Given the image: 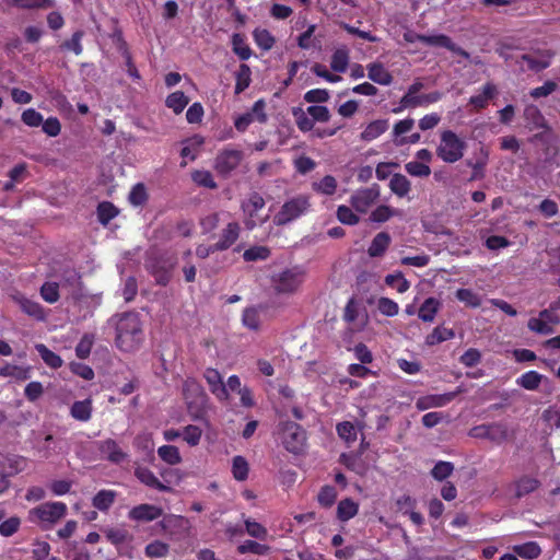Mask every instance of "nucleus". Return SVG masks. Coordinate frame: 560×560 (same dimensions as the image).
<instances>
[{
	"instance_id": "423d86ee",
	"label": "nucleus",
	"mask_w": 560,
	"mask_h": 560,
	"mask_svg": "<svg viewBox=\"0 0 560 560\" xmlns=\"http://www.w3.org/2000/svg\"><path fill=\"white\" fill-rule=\"evenodd\" d=\"M265 206L264 197L256 191L249 194L248 198L242 202L241 209L245 217L244 224L247 230H254L268 221L269 214L261 213Z\"/></svg>"
},
{
	"instance_id": "8fccbe9b",
	"label": "nucleus",
	"mask_w": 560,
	"mask_h": 560,
	"mask_svg": "<svg viewBox=\"0 0 560 560\" xmlns=\"http://www.w3.org/2000/svg\"><path fill=\"white\" fill-rule=\"evenodd\" d=\"M39 294L45 302L54 304L60 299L59 284L57 282L46 281L42 284Z\"/></svg>"
},
{
	"instance_id": "4c0bfd02",
	"label": "nucleus",
	"mask_w": 560,
	"mask_h": 560,
	"mask_svg": "<svg viewBox=\"0 0 560 560\" xmlns=\"http://www.w3.org/2000/svg\"><path fill=\"white\" fill-rule=\"evenodd\" d=\"M362 452L360 453H342L339 457V463L345 465L349 470L357 474H363L364 467L361 459Z\"/></svg>"
},
{
	"instance_id": "603ef678",
	"label": "nucleus",
	"mask_w": 560,
	"mask_h": 560,
	"mask_svg": "<svg viewBox=\"0 0 560 560\" xmlns=\"http://www.w3.org/2000/svg\"><path fill=\"white\" fill-rule=\"evenodd\" d=\"M192 182L205 188L215 189L218 187L212 174L210 171L206 170H197L191 173Z\"/></svg>"
},
{
	"instance_id": "f8f14e48",
	"label": "nucleus",
	"mask_w": 560,
	"mask_h": 560,
	"mask_svg": "<svg viewBox=\"0 0 560 560\" xmlns=\"http://www.w3.org/2000/svg\"><path fill=\"white\" fill-rule=\"evenodd\" d=\"M11 300L20 307V310L31 318L37 322H45L47 313L45 308L36 301L26 298L21 292L11 294Z\"/></svg>"
},
{
	"instance_id": "a211bd4d",
	"label": "nucleus",
	"mask_w": 560,
	"mask_h": 560,
	"mask_svg": "<svg viewBox=\"0 0 560 560\" xmlns=\"http://www.w3.org/2000/svg\"><path fill=\"white\" fill-rule=\"evenodd\" d=\"M98 451L108 462L113 464H120L128 457V454L124 452L119 444L113 439L101 441Z\"/></svg>"
},
{
	"instance_id": "dca6fc26",
	"label": "nucleus",
	"mask_w": 560,
	"mask_h": 560,
	"mask_svg": "<svg viewBox=\"0 0 560 560\" xmlns=\"http://www.w3.org/2000/svg\"><path fill=\"white\" fill-rule=\"evenodd\" d=\"M421 43L429 46L443 47L463 58H469L468 51L457 46L447 35L444 34L424 35V37H421Z\"/></svg>"
},
{
	"instance_id": "6e6552de",
	"label": "nucleus",
	"mask_w": 560,
	"mask_h": 560,
	"mask_svg": "<svg viewBox=\"0 0 560 560\" xmlns=\"http://www.w3.org/2000/svg\"><path fill=\"white\" fill-rule=\"evenodd\" d=\"M243 160L244 152L242 150L228 145L221 149L214 158L213 170L218 175L228 178L237 170Z\"/></svg>"
},
{
	"instance_id": "2f4dec72",
	"label": "nucleus",
	"mask_w": 560,
	"mask_h": 560,
	"mask_svg": "<svg viewBox=\"0 0 560 560\" xmlns=\"http://www.w3.org/2000/svg\"><path fill=\"white\" fill-rule=\"evenodd\" d=\"M35 349L44 363L49 366L50 369H59L62 366V359L60 355L51 351L47 346L44 343H37L35 346Z\"/></svg>"
},
{
	"instance_id": "338daca9",
	"label": "nucleus",
	"mask_w": 560,
	"mask_h": 560,
	"mask_svg": "<svg viewBox=\"0 0 560 560\" xmlns=\"http://www.w3.org/2000/svg\"><path fill=\"white\" fill-rule=\"evenodd\" d=\"M307 115L308 114L303 112L301 108L293 110L296 126L302 132L312 131L314 129V120L311 116L308 117Z\"/></svg>"
},
{
	"instance_id": "37998d69",
	"label": "nucleus",
	"mask_w": 560,
	"mask_h": 560,
	"mask_svg": "<svg viewBox=\"0 0 560 560\" xmlns=\"http://www.w3.org/2000/svg\"><path fill=\"white\" fill-rule=\"evenodd\" d=\"M118 213V209L109 201H102L97 206V219L102 225H107Z\"/></svg>"
},
{
	"instance_id": "c85d7f7f",
	"label": "nucleus",
	"mask_w": 560,
	"mask_h": 560,
	"mask_svg": "<svg viewBox=\"0 0 560 560\" xmlns=\"http://www.w3.org/2000/svg\"><path fill=\"white\" fill-rule=\"evenodd\" d=\"M515 497L521 499L540 487V481L537 478L529 476H522L515 481Z\"/></svg>"
},
{
	"instance_id": "a19ab883",
	"label": "nucleus",
	"mask_w": 560,
	"mask_h": 560,
	"mask_svg": "<svg viewBox=\"0 0 560 560\" xmlns=\"http://www.w3.org/2000/svg\"><path fill=\"white\" fill-rule=\"evenodd\" d=\"M455 337V332L451 328L438 326L431 334L425 337V343L428 346H435L443 341L451 340Z\"/></svg>"
},
{
	"instance_id": "5fc2aeb1",
	"label": "nucleus",
	"mask_w": 560,
	"mask_h": 560,
	"mask_svg": "<svg viewBox=\"0 0 560 560\" xmlns=\"http://www.w3.org/2000/svg\"><path fill=\"white\" fill-rule=\"evenodd\" d=\"M84 36V32L79 30L74 32L70 39L65 40L60 45L61 50H69L73 51L77 56L81 55L83 52V46H82V38Z\"/></svg>"
},
{
	"instance_id": "f257e3e1",
	"label": "nucleus",
	"mask_w": 560,
	"mask_h": 560,
	"mask_svg": "<svg viewBox=\"0 0 560 560\" xmlns=\"http://www.w3.org/2000/svg\"><path fill=\"white\" fill-rule=\"evenodd\" d=\"M142 340L141 322L137 314L127 312L119 316L116 325V346L126 352L135 351Z\"/></svg>"
},
{
	"instance_id": "c9c22d12",
	"label": "nucleus",
	"mask_w": 560,
	"mask_h": 560,
	"mask_svg": "<svg viewBox=\"0 0 560 560\" xmlns=\"http://www.w3.org/2000/svg\"><path fill=\"white\" fill-rule=\"evenodd\" d=\"M232 50L241 60H248L253 55L250 47L245 42V36L240 33L232 35Z\"/></svg>"
},
{
	"instance_id": "4468645a",
	"label": "nucleus",
	"mask_w": 560,
	"mask_h": 560,
	"mask_svg": "<svg viewBox=\"0 0 560 560\" xmlns=\"http://www.w3.org/2000/svg\"><path fill=\"white\" fill-rule=\"evenodd\" d=\"M162 520L158 523L161 532L168 536H175L187 529L189 521L183 515L164 514Z\"/></svg>"
},
{
	"instance_id": "ea45409f",
	"label": "nucleus",
	"mask_w": 560,
	"mask_h": 560,
	"mask_svg": "<svg viewBox=\"0 0 560 560\" xmlns=\"http://www.w3.org/2000/svg\"><path fill=\"white\" fill-rule=\"evenodd\" d=\"M440 307V302L434 298H428L420 306L418 316L425 323L433 322Z\"/></svg>"
},
{
	"instance_id": "9b49d317",
	"label": "nucleus",
	"mask_w": 560,
	"mask_h": 560,
	"mask_svg": "<svg viewBox=\"0 0 560 560\" xmlns=\"http://www.w3.org/2000/svg\"><path fill=\"white\" fill-rule=\"evenodd\" d=\"M460 393H463V388L459 386L454 392L421 396L416 400V408L423 411L431 408L444 407L452 402Z\"/></svg>"
},
{
	"instance_id": "774afa93",
	"label": "nucleus",
	"mask_w": 560,
	"mask_h": 560,
	"mask_svg": "<svg viewBox=\"0 0 560 560\" xmlns=\"http://www.w3.org/2000/svg\"><path fill=\"white\" fill-rule=\"evenodd\" d=\"M183 439L189 446H196L199 444L202 430L197 425H186L183 430Z\"/></svg>"
},
{
	"instance_id": "e2e57ef3",
	"label": "nucleus",
	"mask_w": 560,
	"mask_h": 560,
	"mask_svg": "<svg viewBox=\"0 0 560 560\" xmlns=\"http://www.w3.org/2000/svg\"><path fill=\"white\" fill-rule=\"evenodd\" d=\"M385 283L394 289L397 290L399 293H405L409 290L410 283L409 281L404 277L401 272H397L394 275H387L385 277Z\"/></svg>"
},
{
	"instance_id": "412c9836",
	"label": "nucleus",
	"mask_w": 560,
	"mask_h": 560,
	"mask_svg": "<svg viewBox=\"0 0 560 560\" xmlns=\"http://www.w3.org/2000/svg\"><path fill=\"white\" fill-rule=\"evenodd\" d=\"M368 69V78L380 84V85H390L393 82L392 73L384 67L381 62H372L366 66Z\"/></svg>"
},
{
	"instance_id": "3c124183",
	"label": "nucleus",
	"mask_w": 560,
	"mask_h": 560,
	"mask_svg": "<svg viewBox=\"0 0 560 560\" xmlns=\"http://www.w3.org/2000/svg\"><path fill=\"white\" fill-rule=\"evenodd\" d=\"M455 296L459 302L464 303L468 307L477 308L481 305V299L479 294L475 293L470 289H458L455 292Z\"/></svg>"
},
{
	"instance_id": "0e129e2a",
	"label": "nucleus",
	"mask_w": 560,
	"mask_h": 560,
	"mask_svg": "<svg viewBox=\"0 0 560 560\" xmlns=\"http://www.w3.org/2000/svg\"><path fill=\"white\" fill-rule=\"evenodd\" d=\"M271 252L267 246H253L243 254L245 261L265 260L270 256Z\"/></svg>"
},
{
	"instance_id": "9d476101",
	"label": "nucleus",
	"mask_w": 560,
	"mask_h": 560,
	"mask_svg": "<svg viewBox=\"0 0 560 560\" xmlns=\"http://www.w3.org/2000/svg\"><path fill=\"white\" fill-rule=\"evenodd\" d=\"M469 436L476 439H487L492 442H503L508 439V428L502 423H490V424H480L471 428L469 430Z\"/></svg>"
},
{
	"instance_id": "72a5a7b5",
	"label": "nucleus",
	"mask_w": 560,
	"mask_h": 560,
	"mask_svg": "<svg viewBox=\"0 0 560 560\" xmlns=\"http://www.w3.org/2000/svg\"><path fill=\"white\" fill-rule=\"evenodd\" d=\"M349 50L347 47L337 48L330 60V68L338 73L346 72L349 65Z\"/></svg>"
},
{
	"instance_id": "5701e85b",
	"label": "nucleus",
	"mask_w": 560,
	"mask_h": 560,
	"mask_svg": "<svg viewBox=\"0 0 560 560\" xmlns=\"http://www.w3.org/2000/svg\"><path fill=\"white\" fill-rule=\"evenodd\" d=\"M388 126L389 125L387 119H376L371 121L361 132V140L365 142H371L375 140L381 135L387 131Z\"/></svg>"
},
{
	"instance_id": "cd10ccee",
	"label": "nucleus",
	"mask_w": 560,
	"mask_h": 560,
	"mask_svg": "<svg viewBox=\"0 0 560 560\" xmlns=\"http://www.w3.org/2000/svg\"><path fill=\"white\" fill-rule=\"evenodd\" d=\"M495 93V85L488 82L483 85L481 94L474 95L469 98V104L477 110L483 109L488 106L489 101L494 97Z\"/></svg>"
},
{
	"instance_id": "0eeeda50",
	"label": "nucleus",
	"mask_w": 560,
	"mask_h": 560,
	"mask_svg": "<svg viewBox=\"0 0 560 560\" xmlns=\"http://www.w3.org/2000/svg\"><path fill=\"white\" fill-rule=\"evenodd\" d=\"M311 207L310 197L306 195H298L287 200L278 213L273 218L276 225H285L303 214H305Z\"/></svg>"
},
{
	"instance_id": "49530a36",
	"label": "nucleus",
	"mask_w": 560,
	"mask_h": 560,
	"mask_svg": "<svg viewBox=\"0 0 560 560\" xmlns=\"http://www.w3.org/2000/svg\"><path fill=\"white\" fill-rule=\"evenodd\" d=\"M116 493L113 490H101L93 498V506L100 511H107L115 501Z\"/></svg>"
},
{
	"instance_id": "864d4df0",
	"label": "nucleus",
	"mask_w": 560,
	"mask_h": 560,
	"mask_svg": "<svg viewBox=\"0 0 560 560\" xmlns=\"http://www.w3.org/2000/svg\"><path fill=\"white\" fill-rule=\"evenodd\" d=\"M242 323L250 330H258L260 328L259 311L255 306L246 307L242 315Z\"/></svg>"
},
{
	"instance_id": "69168bd1",
	"label": "nucleus",
	"mask_w": 560,
	"mask_h": 560,
	"mask_svg": "<svg viewBox=\"0 0 560 560\" xmlns=\"http://www.w3.org/2000/svg\"><path fill=\"white\" fill-rule=\"evenodd\" d=\"M406 172L415 177H428L431 174V168L428 164L419 161H410L405 164Z\"/></svg>"
},
{
	"instance_id": "a18cd8bd",
	"label": "nucleus",
	"mask_w": 560,
	"mask_h": 560,
	"mask_svg": "<svg viewBox=\"0 0 560 560\" xmlns=\"http://www.w3.org/2000/svg\"><path fill=\"white\" fill-rule=\"evenodd\" d=\"M338 436L343 440L348 445L357 441L358 431L354 424L350 421H342L336 425Z\"/></svg>"
},
{
	"instance_id": "7ed1b4c3",
	"label": "nucleus",
	"mask_w": 560,
	"mask_h": 560,
	"mask_svg": "<svg viewBox=\"0 0 560 560\" xmlns=\"http://www.w3.org/2000/svg\"><path fill=\"white\" fill-rule=\"evenodd\" d=\"M63 502H45L28 511V521L37 524L43 530H49L67 514Z\"/></svg>"
},
{
	"instance_id": "f704fd0d",
	"label": "nucleus",
	"mask_w": 560,
	"mask_h": 560,
	"mask_svg": "<svg viewBox=\"0 0 560 560\" xmlns=\"http://www.w3.org/2000/svg\"><path fill=\"white\" fill-rule=\"evenodd\" d=\"M514 553L517 557L533 560L538 558L541 555V548L536 541H527L521 545L513 546Z\"/></svg>"
},
{
	"instance_id": "e433bc0d",
	"label": "nucleus",
	"mask_w": 560,
	"mask_h": 560,
	"mask_svg": "<svg viewBox=\"0 0 560 560\" xmlns=\"http://www.w3.org/2000/svg\"><path fill=\"white\" fill-rule=\"evenodd\" d=\"M542 377L544 376L537 371H528L516 378V384L524 389L536 390L538 389Z\"/></svg>"
},
{
	"instance_id": "2eb2a0df",
	"label": "nucleus",
	"mask_w": 560,
	"mask_h": 560,
	"mask_svg": "<svg viewBox=\"0 0 560 560\" xmlns=\"http://www.w3.org/2000/svg\"><path fill=\"white\" fill-rule=\"evenodd\" d=\"M380 191L377 188H364L358 190L350 198L351 206L355 211L365 213L369 208L377 200Z\"/></svg>"
},
{
	"instance_id": "aec40b11",
	"label": "nucleus",
	"mask_w": 560,
	"mask_h": 560,
	"mask_svg": "<svg viewBox=\"0 0 560 560\" xmlns=\"http://www.w3.org/2000/svg\"><path fill=\"white\" fill-rule=\"evenodd\" d=\"M241 226L237 222L233 221L222 230L220 238L215 244V247L220 250L229 249L240 237Z\"/></svg>"
},
{
	"instance_id": "7c9ffc66",
	"label": "nucleus",
	"mask_w": 560,
	"mask_h": 560,
	"mask_svg": "<svg viewBox=\"0 0 560 560\" xmlns=\"http://www.w3.org/2000/svg\"><path fill=\"white\" fill-rule=\"evenodd\" d=\"M189 103V97L185 95L183 91H175L167 95L165 100V105L167 108L172 109L174 114L179 115L183 113L185 107Z\"/></svg>"
},
{
	"instance_id": "052dcab7",
	"label": "nucleus",
	"mask_w": 560,
	"mask_h": 560,
	"mask_svg": "<svg viewBox=\"0 0 560 560\" xmlns=\"http://www.w3.org/2000/svg\"><path fill=\"white\" fill-rule=\"evenodd\" d=\"M423 106L422 94H405L399 102V107L394 108L393 113L398 114L406 108H417Z\"/></svg>"
},
{
	"instance_id": "b1692460",
	"label": "nucleus",
	"mask_w": 560,
	"mask_h": 560,
	"mask_svg": "<svg viewBox=\"0 0 560 560\" xmlns=\"http://www.w3.org/2000/svg\"><path fill=\"white\" fill-rule=\"evenodd\" d=\"M390 235L387 232L377 233L369 246L368 254L370 257H381L387 250L390 244Z\"/></svg>"
},
{
	"instance_id": "680f3d73",
	"label": "nucleus",
	"mask_w": 560,
	"mask_h": 560,
	"mask_svg": "<svg viewBox=\"0 0 560 560\" xmlns=\"http://www.w3.org/2000/svg\"><path fill=\"white\" fill-rule=\"evenodd\" d=\"M454 471V465L451 462L440 460L431 470V476L438 480L443 481L450 477Z\"/></svg>"
},
{
	"instance_id": "ddd939ff",
	"label": "nucleus",
	"mask_w": 560,
	"mask_h": 560,
	"mask_svg": "<svg viewBox=\"0 0 560 560\" xmlns=\"http://www.w3.org/2000/svg\"><path fill=\"white\" fill-rule=\"evenodd\" d=\"M163 515L161 506L141 503L131 508L128 512V518L137 523H149L159 520Z\"/></svg>"
},
{
	"instance_id": "13d9d810",
	"label": "nucleus",
	"mask_w": 560,
	"mask_h": 560,
	"mask_svg": "<svg viewBox=\"0 0 560 560\" xmlns=\"http://www.w3.org/2000/svg\"><path fill=\"white\" fill-rule=\"evenodd\" d=\"M337 490L330 485H326L320 488L317 501L323 508H330L334 505L337 499Z\"/></svg>"
},
{
	"instance_id": "393cba45",
	"label": "nucleus",
	"mask_w": 560,
	"mask_h": 560,
	"mask_svg": "<svg viewBox=\"0 0 560 560\" xmlns=\"http://www.w3.org/2000/svg\"><path fill=\"white\" fill-rule=\"evenodd\" d=\"M3 463L4 475L9 478L22 472L27 466V459L20 455H3Z\"/></svg>"
},
{
	"instance_id": "bb28decb",
	"label": "nucleus",
	"mask_w": 560,
	"mask_h": 560,
	"mask_svg": "<svg viewBox=\"0 0 560 560\" xmlns=\"http://www.w3.org/2000/svg\"><path fill=\"white\" fill-rule=\"evenodd\" d=\"M552 56L553 55L551 52L546 51L538 58L529 54H524L521 58L526 62L529 70L539 72L550 66Z\"/></svg>"
},
{
	"instance_id": "09e8293b",
	"label": "nucleus",
	"mask_w": 560,
	"mask_h": 560,
	"mask_svg": "<svg viewBox=\"0 0 560 560\" xmlns=\"http://www.w3.org/2000/svg\"><path fill=\"white\" fill-rule=\"evenodd\" d=\"M270 547L268 545L259 544L255 540H245L243 544L237 546V552L240 555L253 553L258 556L268 555Z\"/></svg>"
},
{
	"instance_id": "6ab92c4d",
	"label": "nucleus",
	"mask_w": 560,
	"mask_h": 560,
	"mask_svg": "<svg viewBox=\"0 0 560 560\" xmlns=\"http://www.w3.org/2000/svg\"><path fill=\"white\" fill-rule=\"evenodd\" d=\"M135 476L144 486L162 492H171L172 488L162 482L148 467L139 466L135 469Z\"/></svg>"
},
{
	"instance_id": "79ce46f5",
	"label": "nucleus",
	"mask_w": 560,
	"mask_h": 560,
	"mask_svg": "<svg viewBox=\"0 0 560 560\" xmlns=\"http://www.w3.org/2000/svg\"><path fill=\"white\" fill-rule=\"evenodd\" d=\"M250 75H252V71H250V68L248 67V65L241 63L238 67V70L235 73V79H236L235 93L236 94L244 92L249 86V84L252 82Z\"/></svg>"
},
{
	"instance_id": "c756f323",
	"label": "nucleus",
	"mask_w": 560,
	"mask_h": 560,
	"mask_svg": "<svg viewBox=\"0 0 560 560\" xmlns=\"http://www.w3.org/2000/svg\"><path fill=\"white\" fill-rule=\"evenodd\" d=\"M359 512V504L350 498L339 501L337 506V518L340 522H348L354 517Z\"/></svg>"
},
{
	"instance_id": "20e7f679",
	"label": "nucleus",
	"mask_w": 560,
	"mask_h": 560,
	"mask_svg": "<svg viewBox=\"0 0 560 560\" xmlns=\"http://www.w3.org/2000/svg\"><path fill=\"white\" fill-rule=\"evenodd\" d=\"M176 260L165 253H151L145 259V269L159 285L165 287L172 279Z\"/></svg>"
},
{
	"instance_id": "4d7b16f0",
	"label": "nucleus",
	"mask_w": 560,
	"mask_h": 560,
	"mask_svg": "<svg viewBox=\"0 0 560 560\" xmlns=\"http://www.w3.org/2000/svg\"><path fill=\"white\" fill-rule=\"evenodd\" d=\"M0 376L14 377L20 381H25L30 377V372L27 369L7 363L0 368Z\"/></svg>"
},
{
	"instance_id": "c03bdc74",
	"label": "nucleus",
	"mask_w": 560,
	"mask_h": 560,
	"mask_svg": "<svg viewBox=\"0 0 560 560\" xmlns=\"http://www.w3.org/2000/svg\"><path fill=\"white\" fill-rule=\"evenodd\" d=\"M249 465L245 457L236 455L232 460V475L235 480L244 481L247 479Z\"/></svg>"
},
{
	"instance_id": "f3484780",
	"label": "nucleus",
	"mask_w": 560,
	"mask_h": 560,
	"mask_svg": "<svg viewBox=\"0 0 560 560\" xmlns=\"http://www.w3.org/2000/svg\"><path fill=\"white\" fill-rule=\"evenodd\" d=\"M203 377L209 386L210 392L219 400H228L229 399V392H228L226 386L223 383L222 376L218 370L208 368L203 373Z\"/></svg>"
},
{
	"instance_id": "6e6d98bb",
	"label": "nucleus",
	"mask_w": 560,
	"mask_h": 560,
	"mask_svg": "<svg viewBox=\"0 0 560 560\" xmlns=\"http://www.w3.org/2000/svg\"><path fill=\"white\" fill-rule=\"evenodd\" d=\"M170 546L168 544L161 541V540H154L150 544H148L144 548V555L148 558H163L168 555Z\"/></svg>"
},
{
	"instance_id": "de8ad7c7",
	"label": "nucleus",
	"mask_w": 560,
	"mask_h": 560,
	"mask_svg": "<svg viewBox=\"0 0 560 560\" xmlns=\"http://www.w3.org/2000/svg\"><path fill=\"white\" fill-rule=\"evenodd\" d=\"M159 457L168 465H177L182 462V456L177 446L162 445L158 448Z\"/></svg>"
},
{
	"instance_id": "39448f33",
	"label": "nucleus",
	"mask_w": 560,
	"mask_h": 560,
	"mask_svg": "<svg viewBox=\"0 0 560 560\" xmlns=\"http://www.w3.org/2000/svg\"><path fill=\"white\" fill-rule=\"evenodd\" d=\"M466 142L452 130H444L440 136L436 155L443 162L453 164L464 156Z\"/></svg>"
},
{
	"instance_id": "58836bf2",
	"label": "nucleus",
	"mask_w": 560,
	"mask_h": 560,
	"mask_svg": "<svg viewBox=\"0 0 560 560\" xmlns=\"http://www.w3.org/2000/svg\"><path fill=\"white\" fill-rule=\"evenodd\" d=\"M253 38L255 44L262 50H270L275 44V36L266 28L257 27L253 32Z\"/></svg>"
},
{
	"instance_id": "4be33fe9",
	"label": "nucleus",
	"mask_w": 560,
	"mask_h": 560,
	"mask_svg": "<svg viewBox=\"0 0 560 560\" xmlns=\"http://www.w3.org/2000/svg\"><path fill=\"white\" fill-rule=\"evenodd\" d=\"M524 118L530 129H547V121L536 105H527L524 108Z\"/></svg>"
},
{
	"instance_id": "bf43d9fd",
	"label": "nucleus",
	"mask_w": 560,
	"mask_h": 560,
	"mask_svg": "<svg viewBox=\"0 0 560 560\" xmlns=\"http://www.w3.org/2000/svg\"><path fill=\"white\" fill-rule=\"evenodd\" d=\"M94 345V335L84 334L75 347V355L79 359H86L91 354Z\"/></svg>"
},
{
	"instance_id": "a878e982",
	"label": "nucleus",
	"mask_w": 560,
	"mask_h": 560,
	"mask_svg": "<svg viewBox=\"0 0 560 560\" xmlns=\"http://www.w3.org/2000/svg\"><path fill=\"white\" fill-rule=\"evenodd\" d=\"M92 400L88 398L74 401L70 408V415L78 421L88 422L92 417Z\"/></svg>"
},
{
	"instance_id": "1a4fd4ad",
	"label": "nucleus",
	"mask_w": 560,
	"mask_h": 560,
	"mask_svg": "<svg viewBox=\"0 0 560 560\" xmlns=\"http://www.w3.org/2000/svg\"><path fill=\"white\" fill-rule=\"evenodd\" d=\"M305 272L300 267L288 268L272 277V285L277 293L292 294L302 285Z\"/></svg>"
},
{
	"instance_id": "473e14b6",
	"label": "nucleus",
	"mask_w": 560,
	"mask_h": 560,
	"mask_svg": "<svg viewBox=\"0 0 560 560\" xmlns=\"http://www.w3.org/2000/svg\"><path fill=\"white\" fill-rule=\"evenodd\" d=\"M389 188L396 196L402 198L411 190V183L405 175L396 173L390 178Z\"/></svg>"
},
{
	"instance_id": "f03ea898",
	"label": "nucleus",
	"mask_w": 560,
	"mask_h": 560,
	"mask_svg": "<svg viewBox=\"0 0 560 560\" xmlns=\"http://www.w3.org/2000/svg\"><path fill=\"white\" fill-rule=\"evenodd\" d=\"M278 440L283 447L294 455L302 454L307 444V434L302 425L294 421H280L277 427Z\"/></svg>"
}]
</instances>
